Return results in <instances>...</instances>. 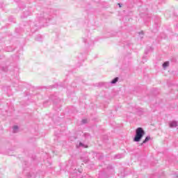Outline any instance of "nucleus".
Listing matches in <instances>:
<instances>
[{"instance_id":"20e7f679","label":"nucleus","mask_w":178,"mask_h":178,"mask_svg":"<svg viewBox=\"0 0 178 178\" xmlns=\"http://www.w3.org/2000/svg\"><path fill=\"white\" fill-rule=\"evenodd\" d=\"M168 66H169V61H166L163 64V67L164 68L168 67Z\"/></svg>"},{"instance_id":"f257e3e1","label":"nucleus","mask_w":178,"mask_h":178,"mask_svg":"<svg viewBox=\"0 0 178 178\" xmlns=\"http://www.w3.org/2000/svg\"><path fill=\"white\" fill-rule=\"evenodd\" d=\"M145 134V131H144V129L141 127H138L136 130V136L134 138V141H135L136 143L141 141V139L143 138V137H144Z\"/></svg>"},{"instance_id":"0eeeda50","label":"nucleus","mask_w":178,"mask_h":178,"mask_svg":"<svg viewBox=\"0 0 178 178\" xmlns=\"http://www.w3.org/2000/svg\"><path fill=\"white\" fill-rule=\"evenodd\" d=\"M19 129V127H17V126H14V127H13V129L14 130H17Z\"/></svg>"},{"instance_id":"6e6552de","label":"nucleus","mask_w":178,"mask_h":178,"mask_svg":"<svg viewBox=\"0 0 178 178\" xmlns=\"http://www.w3.org/2000/svg\"><path fill=\"white\" fill-rule=\"evenodd\" d=\"M120 8H122V5H120V3H118Z\"/></svg>"},{"instance_id":"423d86ee","label":"nucleus","mask_w":178,"mask_h":178,"mask_svg":"<svg viewBox=\"0 0 178 178\" xmlns=\"http://www.w3.org/2000/svg\"><path fill=\"white\" fill-rule=\"evenodd\" d=\"M88 122L87 119L82 120V123H87Z\"/></svg>"},{"instance_id":"7ed1b4c3","label":"nucleus","mask_w":178,"mask_h":178,"mask_svg":"<svg viewBox=\"0 0 178 178\" xmlns=\"http://www.w3.org/2000/svg\"><path fill=\"white\" fill-rule=\"evenodd\" d=\"M149 140H151L150 137H146L145 139L144 140V141L143 142V144H145V143L149 141Z\"/></svg>"},{"instance_id":"1a4fd4ad","label":"nucleus","mask_w":178,"mask_h":178,"mask_svg":"<svg viewBox=\"0 0 178 178\" xmlns=\"http://www.w3.org/2000/svg\"><path fill=\"white\" fill-rule=\"evenodd\" d=\"M80 145H83V144H82V143H80Z\"/></svg>"},{"instance_id":"39448f33","label":"nucleus","mask_w":178,"mask_h":178,"mask_svg":"<svg viewBox=\"0 0 178 178\" xmlns=\"http://www.w3.org/2000/svg\"><path fill=\"white\" fill-rule=\"evenodd\" d=\"M118 80H119V78L116 77L112 81V84H115V83H118Z\"/></svg>"},{"instance_id":"f03ea898","label":"nucleus","mask_w":178,"mask_h":178,"mask_svg":"<svg viewBox=\"0 0 178 178\" xmlns=\"http://www.w3.org/2000/svg\"><path fill=\"white\" fill-rule=\"evenodd\" d=\"M170 127H175L177 126V122H171V123L170 124Z\"/></svg>"}]
</instances>
